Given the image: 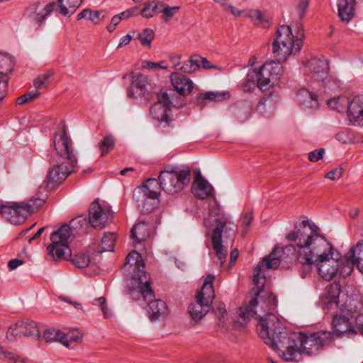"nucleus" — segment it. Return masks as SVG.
Instances as JSON below:
<instances>
[{
    "label": "nucleus",
    "instance_id": "9b49d317",
    "mask_svg": "<svg viewBox=\"0 0 363 363\" xmlns=\"http://www.w3.org/2000/svg\"><path fill=\"white\" fill-rule=\"evenodd\" d=\"M191 172L187 167H174L171 171L161 172L159 179L163 191L173 194L180 192L189 182Z\"/></svg>",
    "mask_w": 363,
    "mask_h": 363
},
{
    "label": "nucleus",
    "instance_id": "338daca9",
    "mask_svg": "<svg viewBox=\"0 0 363 363\" xmlns=\"http://www.w3.org/2000/svg\"><path fill=\"white\" fill-rule=\"evenodd\" d=\"M91 12V10H90V9H84L82 12H80L77 15L78 20H80L82 18L89 19V16H90Z\"/></svg>",
    "mask_w": 363,
    "mask_h": 363
},
{
    "label": "nucleus",
    "instance_id": "bf43d9fd",
    "mask_svg": "<svg viewBox=\"0 0 363 363\" xmlns=\"http://www.w3.org/2000/svg\"><path fill=\"white\" fill-rule=\"evenodd\" d=\"M195 71L201 68V62H202V56L199 55H193L190 57Z\"/></svg>",
    "mask_w": 363,
    "mask_h": 363
},
{
    "label": "nucleus",
    "instance_id": "4d7b16f0",
    "mask_svg": "<svg viewBox=\"0 0 363 363\" xmlns=\"http://www.w3.org/2000/svg\"><path fill=\"white\" fill-rule=\"evenodd\" d=\"M201 68L205 69H217L220 71L221 68L216 65L212 64L210 61H208L206 57H202V62H201Z\"/></svg>",
    "mask_w": 363,
    "mask_h": 363
},
{
    "label": "nucleus",
    "instance_id": "1a4fd4ad",
    "mask_svg": "<svg viewBox=\"0 0 363 363\" xmlns=\"http://www.w3.org/2000/svg\"><path fill=\"white\" fill-rule=\"evenodd\" d=\"M339 253H335L331 242L319 233V276L325 281L332 280L338 273Z\"/></svg>",
    "mask_w": 363,
    "mask_h": 363
},
{
    "label": "nucleus",
    "instance_id": "0e129e2a",
    "mask_svg": "<svg viewBox=\"0 0 363 363\" xmlns=\"http://www.w3.org/2000/svg\"><path fill=\"white\" fill-rule=\"evenodd\" d=\"M143 67H145L148 69H157L159 68L165 69L164 67H162L159 63L152 62H145V65H143Z\"/></svg>",
    "mask_w": 363,
    "mask_h": 363
},
{
    "label": "nucleus",
    "instance_id": "a18cd8bd",
    "mask_svg": "<svg viewBox=\"0 0 363 363\" xmlns=\"http://www.w3.org/2000/svg\"><path fill=\"white\" fill-rule=\"evenodd\" d=\"M40 95V92L38 91H31L26 93L23 96L17 99V104L19 105L32 101Z\"/></svg>",
    "mask_w": 363,
    "mask_h": 363
},
{
    "label": "nucleus",
    "instance_id": "20e7f679",
    "mask_svg": "<svg viewBox=\"0 0 363 363\" xmlns=\"http://www.w3.org/2000/svg\"><path fill=\"white\" fill-rule=\"evenodd\" d=\"M206 228L211 229V241L216 257L222 267L226 260L227 249L222 245V236L231 238L235 236L236 225L231 221L230 215L226 214L218 206L209 208L208 215L203 220Z\"/></svg>",
    "mask_w": 363,
    "mask_h": 363
},
{
    "label": "nucleus",
    "instance_id": "39448f33",
    "mask_svg": "<svg viewBox=\"0 0 363 363\" xmlns=\"http://www.w3.org/2000/svg\"><path fill=\"white\" fill-rule=\"evenodd\" d=\"M287 240L294 242L298 247L297 258L306 267H310L318 262V228L308 219L296 225L294 230L290 233Z\"/></svg>",
    "mask_w": 363,
    "mask_h": 363
},
{
    "label": "nucleus",
    "instance_id": "8fccbe9b",
    "mask_svg": "<svg viewBox=\"0 0 363 363\" xmlns=\"http://www.w3.org/2000/svg\"><path fill=\"white\" fill-rule=\"evenodd\" d=\"M333 335L330 332L319 331V346H324L331 342Z\"/></svg>",
    "mask_w": 363,
    "mask_h": 363
},
{
    "label": "nucleus",
    "instance_id": "2f4dec72",
    "mask_svg": "<svg viewBox=\"0 0 363 363\" xmlns=\"http://www.w3.org/2000/svg\"><path fill=\"white\" fill-rule=\"evenodd\" d=\"M350 102V101L347 96H340L328 101V105L330 108L338 112H345L347 111Z\"/></svg>",
    "mask_w": 363,
    "mask_h": 363
},
{
    "label": "nucleus",
    "instance_id": "cd10ccee",
    "mask_svg": "<svg viewBox=\"0 0 363 363\" xmlns=\"http://www.w3.org/2000/svg\"><path fill=\"white\" fill-rule=\"evenodd\" d=\"M82 0H57L60 13L64 16H71L80 6Z\"/></svg>",
    "mask_w": 363,
    "mask_h": 363
},
{
    "label": "nucleus",
    "instance_id": "4be33fe9",
    "mask_svg": "<svg viewBox=\"0 0 363 363\" xmlns=\"http://www.w3.org/2000/svg\"><path fill=\"white\" fill-rule=\"evenodd\" d=\"M356 0H337V11L342 21L348 23L354 16Z\"/></svg>",
    "mask_w": 363,
    "mask_h": 363
},
{
    "label": "nucleus",
    "instance_id": "f03ea898",
    "mask_svg": "<svg viewBox=\"0 0 363 363\" xmlns=\"http://www.w3.org/2000/svg\"><path fill=\"white\" fill-rule=\"evenodd\" d=\"M301 34L294 36L289 26L282 25L277 28L272 45V51L277 62H265L257 74V86L261 90H268L283 74L281 62L293 53L298 52L302 45Z\"/></svg>",
    "mask_w": 363,
    "mask_h": 363
},
{
    "label": "nucleus",
    "instance_id": "5fc2aeb1",
    "mask_svg": "<svg viewBox=\"0 0 363 363\" xmlns=\"http://www.w3.org/2000/svg\"><path fill=\"white\" fill-rule=\"evenodd\" d=\"M122 19L123 17L119 14L114 16L111 18L110 24L107 26L108 31L112 33Z\"/></svg>",
    "mask_w": 363,
    "mask_h": 363
},
{
    "label": "nucleus",
    "instance_id": "4c0bfd02",
    "mask_svg": "<svg viewBox=\"0 0 363 363\" xmlns=\"http://www.w3.org/2000/svg\"><path fill=\"white\" fill-rule=\"evenodd\" d=\"M257 86V74L256 70H250L243 84V91L250 93Z\"/></svg>",
    "mask_w": 363,
    "mask_h": 363
},
{
    "label": "nucleus",
    "instance_id": "f257e3e1",
    "mask_svg": "<svg viewBox=\"0 0 363 363\" xmlns=\"http://www.w3.org/2000/svg\"><path fill=\"white\" fill-rule=\"evenodd\" d=\"M296 249L293 245L285 247L276 246L272 252L254 269L253 289L255 297L249 305L240 308L239 315L244 320L250 317L259 319L257 330L264 343L275 351L286 362H298L303 354L311 355L318 350V334L307 335L303 333H292L287 336L286 327L270 311L277 307V297L268 293L266 299L260 294L265 284V275L263 268L277 269L281 261L290 255H294Z\"/></svg>",
    "mask_w": 363,
    "mask_h": 363
},
{
    "label": "nucleus",
    "instance_id": "09e8293b",
    "mask_svg": "<svg viewBox=\"0 0 363 363\" xmlns=\"http://www.w3.org/2000/svg\"><path fill=\"white\" fill-rule=\"evenodd\" d=\"M8 74L0 75V99H3L6 94L8 89Z\"/></svg>",
    "mask_w": 363,
    "mask_h": 363
},
{
    "label": "nucleus",
    "instance_id": "13d9d810",
    "mask_svg": "<svg viewBox=\"0 0 363 363\" xmlns=\"http://www.w3.org/2000/svg\"><path fill=\"white\" fill-rule=\"evenodd\" d=\"M191 60L189 58V60L185 61L179 69L185 73H192L195 72Z\"/></svg>",
    "mask_w": 363,
    "mask_h": 363
},
{
    "label": "nucleus",
    "instance_id": "4468645a",
    "mask_svg": "<svg viewBox=\"0 0 363 363\" xmlns=\"http://www.w3.org/2000/svg\"><path fill=\"white\" fill-rule=\"evenodd\" d=\"M99 201V199H96L89 209V223L95 229L104 228L112 221L113 217V213L109 208L102 206Z\"/></svg>",
    "mask_w": 363,
    "mask_h": 363
},
{
    "label": "nucleus",
    "instance_id": "9d476101",
    "mask_svg": "<svg viewBox=\"0 0 363 363\" xmlns=\"http://www.w3.org/2000/svg\"><path fill=\"white\" fill-rule=\"evenodd\" d=\"M214 279L213 274L207 275L201 291L196 295V303L191 304L189 308V313L195 322H198L208 312L210 306L215 298L213 287Z\"/></svg>",
    "mask_w": 363,
    "mask_h": 363
},
{
    "label": "nucleus",
    "instance_id": "3c124183",
    "mask_svg": "<svg viewBox=\"0 0 363 363\" xmlns=\"http://www.w3.org/2000/svg\"><path fill=\"white\" fill-rule=\"evenodd\" d=\"M94 304L99 305L101 306V309L104 313V315L106 318L110 317L111 315V313L110 310L107 308L106 299L104 297H100L97 299H96Z\"/></svg>",
    "mask_w": 363,
    "mask_h": 363
},
{
    "label": "nucleus",
    "instance_id": "dca6fc26",
    "mask_svg": "<svg viewBox=\"0 0 363 363\" xmlns=\"http://www.w3.org/2000/svg\"><path fill=\"white\" fill-rule=\"evenodd\" d=\"M0 214L10 223L17 224L21 218L31 214L30 206L25 203H7L0 206Z\"/></svg>",
    "mask_w": 363,
    "mask_h": 363
},
{
    "label": "nucleus",
    "instance_id": "a19ab883",
    "mask_svg": "<svg viewBox=\"0 0 363 363\" xmlns=\"http://www.w3.org/2000/svg\"><path fill=\"white\" fill-rule=\"evenodd\" d=\"M154 37V31L150 28H145L139 34L138 39L143 46L150 48Z\"/></svg>",
    "mask_w": 363,
    "mask_h": 363
},
{
    "label": "nucleus",
    "instance_id": "603ef678",
    "mask_svg": "<svg viewBox=\"0 0 363 363\" xmlns=\"http://www.w3.org/2000/svg\"><path fill=\"white\" fill-rule=\"evenodd\" d=\"M45 199L33 196L30 199V203L26 204L30 206V211L32 213L35 209L40 208L45 203Z\"/></svg>",
    "mask_w": 363,
    "mask_h": 363
},
{
    "label": "nucleus",
    "instance_id": "f3484780",
    "mask_svg": "<svg viewBox=\"0 0 363 363\" xmlns=\"http://www.w3.org/2000/svg\"><path fill=\"white\" fill-rule=\"evenodd\" d=\"M23 335L38 338L40 331L37 323L33 320H18L9 328L6 333V337L10 341H14Z\"/></svg>",
    "mask_w": 363,
    "mask_h": 363
},
{
    "label": "nucleus",
    "instance_id": "e2e57ef3",
    "mask_svg": "<svg viewBox=\"0 0 363 363\" xmlns=\"http://www.w3.org/2000/svg\"><path fill=\"white\" fill-rule=\"evenodd\" d=\"M23 262L18 259H11L8 263V267L10 269H15L20 265L23 264Z\"/></svg>",
    "mask_w": 363,
    "mask_h": 363
},
{
    "label": "nucleus",
    "instance_id": "aec40b11",
    "mask_svg": "<svg viewBox=\"0 0 363 363\" xmlns=\"http://www.w3.org/2000/svg\"><path fill=\"white\" fill-rule=\"evenodd\" d=\"M170 79L172 86L179 95L185 96L191 92L194 83L187 76L175 72L171 74Z\"/></svg>",
    "mask_w": 363,
    "mask_h": 363
},
{
    "label": "nucleus",
    "instance_id": "e433bc0d",
    "mask_svg": "<svg viewBox=\"0 0 363 363\" xmlns=\"http://www.w3.org/2000/svg\"><path fill=\"white\" fill-rule=\"evenodd\" d=\"M116 235L113 233H106L102 238L100 252L113 251Z\"/></svg>",
    "mask_w": 363,
    "mask_h": 363
},
{
    "label": "nucleus",
    "instance_id": "37998d69",
    "mask_svg": "<svg viewBox=\"0 0 363 363\" xmlns=\"http://www.w3.org/2000/svg\"><path fill=\"white\" fill-rule=\"evenodd\" d=\"M50 73H44L39 75L33 82V85L36 89H42L50 84Z\"/></svg>",
    "mask_w": 363,
    "mask_h": 363
},
{
    "label": "nucleus",
    "instance_id": "f704fd0d",
    "mask_svg": "<svg viewBox=\"0 0 363 363\" xmlns=\"http://www.w3.org/2000/svg\"><path fill=\"white\" fill-rule=\"evenodd\" d=\"M310 0H298L297 5L291 14L294 21H301L306 15Z\"/></svg>",
    "mask_w": 363,
    "mask_h": 363
},
{
    "label": "nucleus",
    "instance_id": "a878e982",
    "mask_svg": "<svg viewBox=\"0 0 363 363\" xmlns=\"http://www.w3.org/2000/svg\"><path fill=\"white\" fill-rule=\"evenodd\" d=\"M340 294V285L333 282L328 286L326 298V309L328 311L337 309L339 296Z\"/></svg>",
    "mask_w": 363,
    "mask_h": 363
},
{
    "label": "nucleus",
    "instance_id": "7ed1b4c3",
    "mask_svg": "<svg viewBox=\"0 0 363 363\" xmlns=\"http://www.w3.org/2000/svg\"><path fill=\"white\" fill-rule=\"evenodd\" d=\"M53 145L58 155L67 159V162H62L54 164L46 177V188L51 189L60 184L74 170L77 164V158L71 139L67 136L65 125L62 133H56Z\"/></svg>",
    "mask_w": 363,
    "mask_h": 363
},
{
    "label": "nucleus",
    "instance_id": "c85d7f7f",
    "mask_svg": "<svg viewBox=\"0 0 363 363\" xmlns=\"http://www.w3.org/2000/svg\"><path fill=\"white\" fill-rule=\"evenodd\" d=\"M228 93L225 91H208L199 95L197 100L199 103L204 104L205 101L209 100L213 102L223 101L227 99Z\"/></svg>",
    "mask_w": 363,
    "mask_h": 363
},
{
    "label": "nucleus",
    "instance_id": "680f3d73",
    "mask_svg": "<svg viewBox=\"0 0 363 363\" xmlns=\"http://www.w3.org/2000/svg\"><path fill=\"white\" fill-rule=\"evenodd\" d=\"M137 11H138V7L135 6L134 8H132L130 9H128L125 11L121 13L119 15H121L123 17V19L128 18L130 17L135 16Z\"/></svg>",
    "mask_w": 363,
    "mask_h": 363
},
{
    "label": "nucleus",
    "instance_id": "de8ad7c7",
    "mask_svg": "<svg viewBox=\"0 0 363 363\" xmlns=\"http://www.w3.org/2000/svg\"><path fill=\"white\" fill-rule=\"evenodd\" d=\"M305 73L307 74H311L312 77H315L318 72L316 71V60L314 59L310 60L304 63Z\"/></svg>",
    "mask_w": 363,
    "mask_h": 363
},
{
    "label": "nucleus",
    "instance_id": "864d4df0",
    "mask_svg": "<svg viewBox=\"0 0 363 363\" xmlns=\"http://www.w3.org/2000/svg\"><path fill=\"white\" fill-rule=\"evenodd\" d=\"M82 337V334L79 331H74L66 334V339L67 340L68 347H70V343L72 342H79Z\"/></svg>",
    "mask_w": 363,
    "mask_h": 363
},
{
    "label": "nucleus",
    "instance_id": "6e6552de",
    "mask_svg": "<svg viewBox=\"0 0 363 363\" xmlns=\"http://www.w3.org/2000/svg\"><path fill=\"white\" fill-rule=\"evenodd\" d=\"M335 310L332 325L337 335L357 334L358 330L356 328V318L359 313H362V304L352 300Z\"/></svg>",
    "mask_w": 363,
    "mask_h": 363
},
{
    "label": "nucleus",
    "instance_id": "c9c22d12",
    "mask_svg": "<svg viewBox=\"0 0 363 363\" xmlns=\"http://www.w3.org/2000/svg\"><path fill=\"white\" fill-rule=\"evenodd\" d=\"M116 140L111 135H106L98 143V148L100 150L101 157L112 151L115 147Z\"/></svg>",
    "mask_w": 363,
    "mask_h": 363
},
{
    "label": "nucleus",
    "instance_id": "774afa93",
    "mask_svg": "<svg viewBox=\"0 0 363 363\" xmlns=\"http://www.w3.org/2000/svg\"><path fill=\"white\" fill-rule=\"evenodd\" d=\"M239 255L238 250L237 249H234L231 251L230 255V265L234 264V262L237 260Z\"/></svg>",
    "mask_w": 363,
    "mask_h": 363
},
{
    "label": "nucleus",
    "instance_id": "5701e85b",
    "mask_svg": "<svg viewBox=\"0 0 363 363\" xmlns=\"http://www.w3.org/2000/svg\"><path fill=\"white\" fill-rule=\"evenodd\" d=\"M152 226L147 222L139 221L131 230L130 237L135 242L140 243L150 237Z\"/></svg>",
    "mask_w": 363,
    "mask_h": 363
},
{
    "label": "nucleus",
    "instance_id": "052dcab7",
    "mask_svg": "<svg viewBox=\"0 0 363 363\" xmlns=\"http://www.w3.org/2000/svg\"><path fill=\"white\" fill-rule=\"evenodd\" d=\"M356 328L362 335H363V311L362 313H359L356 318Z\"/></svg>",
    "mask_w": 363,
    "mask_h": 363
},
{
    "label": "nucleus",
    "instance_id": "79ce46f5",
    "mask_svg": "<svg viewBox=\"0 0 363 363\" xmlns=\"http://www.w3.org/2000/svg\"><path fill=\"white\" fill-rule=\"evenodd\" d=\"M179 6H168L162 3V6L159 9V13H162V19L169 21L179 10Z\"/></svg>",
    "mask_w": 363,
    "mask_h": 363
},
{
    "label": "nucleus",
    "instance_id": "49530a36",
    "mask_svg": "<svg viewBox=\"0 0 363 363\" xmlns=\"http://www.w3.org/2000/svg\"><path fill=\"white\" fill-rule=\"evenodd\" d=\"M106 12L105 11H91L89 20L94 24H99L105 20Z\"/></svg>",
    "mask_w": 363,
    "mask_h": 363
},
{
    "label": "nucleus",
    "instance_id": "2eb2a0df",
    "mask_svg": "<svg viewBox=\"0 0 363 363\" xmlns=\"http://www.w3.org/2000/svg\"><path fill=\"white\" fill-rule=\"evenodd\" d=\"M157 101L150 108V113L152 117L160 122H168L171 106H176L173 99L166 91H161L157 94Z\"/></svg>",
    "mask_w": 363,
    "mask_h": 363
},
{
    "label": "nucleus",
    "instance_id": "393cba45",
    "mask_svg": "<svg viewBox=\"0 0 363 363\" xmlns=\"http://www.w3.org/2000/svg\"><path fill=\"white\" fill-rule=\"evenodd\" d=\"M248 16L255 26L267 28L271 26L273 19L272 16L266 12L258 9L249 11Z\"/></svg>",
    "mask_w": 363,
    "mask_h": 363
},
{
    "label": "nucleus",
    "instance_id": "69168bd1",
    "mask_svg": "<svg viewBox=\"0 0 363 363\" xmlns=\"http://www.w3.org/2000/svg\"><path fill=\"white\" fill-rule=\"evenodd\" d=\"M131 39H132V37L130 35H126L123 36L120 39V42L118 45V48L128 45L130 42Z\"/></svg>",
    "mask_w": 363,
    "mask_h": 363
},
{
    "label": "nucleus",
    "instance_id": "ddd939ff",
    "mask_svg": "<svg viewBox=\"0 0 363 363\" xmlns=\"http://www.w3.org/2000/svg\"><path fill=\"white\" fill-rule=\"evenodd\" d=\"M160 180L149 179L133 194L137 197L138 207L142 213H145L153 208L152 204L147 202V199H157L160 194Z\"/></svg>",
    "mask_w": 363,
    "mask_h": 363
},
{
    "label": "nucleus",
    "instance_id": "c756f323",
    "mask_svg": "<svg viewBox=\"0 0 363 363\" xmlns=\"http://www.w3.org/2000/svg\"><path fill=\"white\" fill-rule=\"evenodd\" d=\"M55 5V3H50L44 7L38 6L31 15L32 19L40 25L52 12Z\"/></svg>",
    "mask_w": 363,
    "mask_h": 363
},
{
    "label": "nucleus",
    "instance_id": "412c9836",
    "mask_svg": "<svg viewBox=\"0 0 363 363\" xmlns=\"http://www.w3.org/2000/svg\"><path fill=\"white\" fill-rule=\"evenodd\" d=\"M147 297L146 299L143 296L145 301H148L147 312L151 321L154 322L160 318L164 317L168 313V308L164 301L160 299L152 301L154 297Z\"/></svg>",
    "mask_w": 363,
    "mask_h": 363
},
{
    "label": "nucleus",
    "instance_id": "bb28decb",
    "mask_svg": "<svg viewBox=\"0 0 363 363\" xmlns=\"http://www.w3.org/2000/svg\"><path fill=\"white\" fill-rule=\"evenodd\" d=\"M296 98L299 104L306 108H311L318 106L317 94L306 89H300L297 93Z\"/></svg>",
    "mask_w": 363,
    "mask_h": 363
},
{
    "label": "nucleus",
    "instance_id": "ea45409f",
    "mask_svg": "<svg viewBox=\"0 0 363 363\" xmlns=\"http://www.w3.org/2000/svg\"><path fill=\"white\" fill-rule=\"evenodd\" d=\"M72 262L74 266L78 268H84L88 267L90 259L87 254L84 252H80L76 254L72 259Z\"/></svg>",
    "mask_w": 363,
    "mask_h": 363
},
{
    "label": "nucleus",
    "instance_id": "72a5a7b5",
    "mask_svg": "<svg viewBox=\"0 0 363 363\" xmlns=\"http://www.w3.org/2000/svg\"><path fill=\"white\" fill-rule=\"evenodd\" d=\"M13 57L0 52V75L8 74L13 70Z\"/></svg>",
    "mask_w": 363,
    "mask_h": 363
},
{
    "label": "nucleus",
    "instance_id": "c03bdc74",
    "mask_svg": "<svg viewBox=\"0 0 363 363\" xmlns=\"http://www.w3.org/2000/svg\"><path fill=\"white\" fill-rule=\"evenodd\" d=\"M319 68L321 67V75L319 74V81L321 80L325 83V80L327 79L328 73L329 71L328 60L325 57H319Z\"/></svg>",
    "mask_w": 363,
    "mask_h": 363
},
{
    "label": "nucleus",
    "instance_id": "423d86ee",
    "mask_svg": "<svg viewBox=\"0 0 363 363\" xmlns=\"http://www.w3.org/2000/svg\"><path fill=\"white\" fill-rule=\"evenodd\" d=\"M89 223L82 215L73 218L69 224L62 225L50 235L51 244L48 247V252L54 259H68L72 256L69 242L76 235L87 233Z\"/></svg>",
    "mask_w": 363,
    "mask_h": 363
},
{
    "label": "nucleus",
    "instance_id": "6e6d98bb",
    "mask_svg": "<svg viewBox=\"0 0 363 363\" xmlns=\"http://www.w3.org/2000/svg\"><path fill=\"white\" fill-rule=\"evenodd\" d=\"M342 168H335L328 172L325 175V178L329 179L330 180H335L337 179H340L342 177Z\"/></svg>",
    "mask_w": 363,
    "mask_h": 363
},
{
    "label": "nucleus",
    "instance_id": "473e14b6",
    "mask_svg": "<svg viewBox=\"0 0 363 363\" xmlns=\"http://www.w3.org/2000/svg\"><path fill=\"white\" fill-rule=\"evenodd\" d=\"M162 6V2L160 1H147L144 3L143 8L140 13L144 18H152L156 13H159V9Z\"/></svg>",
    "mask_w": 363,
    "mask_h": 363
},
{
    "label": "nucleus",
    "instance_id": "7c9ffc66",
    "mask_svg": "<svg viewBox=\"0 0 363 363\" xmlns=\"http://www.w3.org/2000/svg\"><path fill=\"white\" fill-rule=\"evenodd\" d=\"M43 337L48 342L58 341L63 345H65L66 347H68L67 340L66 339V334L63 333L59 330L53 328L48 329L45 332Z\"/></svg>",
    "mask_w": 363,
    "mask_h": 363
},
{
    "label": "nucleus",
    "instance_id": "a211bd4d",
    "mask_svg": "<svg viewBox=\"0 0 363 363\" xmlns=\"http://www.w3.org/2000/svg\"><path fill=\"white\" fill-rule=\"evenodd\" d=\"M147 77L143 74H138L133 77L130 87L128 91V96L130 98H144L149 101L151 94L148 91Z\"/></svg>",
    "mask_w": 363,
    "mask_h": 363
},
{
    "label": "nucleus",
    "instance_id": "0eeeda50",
    "mask_svg": "<svg viewBox=\"0 0 363 363\" xmlns=\"http://www.w3.org/2000/svg\"><path fill=\"white\" fill-rule=\"evenodd\" d=\"M123 270L133 272L128 284V294L133 298L138 299L141 296L146 299L153 296L150 279L145 271V263L140 254L135 250L130 252L125 258Z\"/></svg>",
    "mask_w": 363,
    "mask_h": 363
},
{
    "label": "nucleus",
    "instance_id": "6ab92c4d",
    "mask_svg": "<svg viewBox=\"0 0 363 363\" xmlns=\"http://www.w3.org/2000/svg\"><path fill=\"white\" fill-rule=\"evenodd\" d=\"M191 191L195 196L201 199H205L214 196L213 186L200 173L197 174L192 184Z\"/></svg>",
    "mask_w": 363,
    "mask_h": 363
},
{
    "label": "nucleus",
    "instance_id": "58836bf2",
    "mask_svg": "<svg viewBox=\"0 0 363 363\" xmlns=\"http://www.w3.org/2000/svg\"><path fill=\"white\" fill-rule=\"evenodd\" d=\"M213 311L217 318V325L219 327H223L225 319L227 318V312L225 304L223 303H218L216 308H213Z\"/></svg>",
    "mask_w": 363,
    "mask_h": 363
},
{
    "label": "nucleus",
    "instance_id": "b1692460",
    "mask_svg": "<svg viewBox=\"0 0 363 363\" xmlns=\"http://www.w3.org/2000/svg\"><path fill=\"white\" fill-rule=\"evenodd\" d=\"M347 113L350 121H361L363 118V97H354L350 102Z\"/></svg>",
    "mask_w": 363,
    "mask_h": 363
},
{
    "label": "nucleus",
    "instance_id": "f8f14e48",
    "mask_svg": "<svg viewBox=\"0 0 363 363\" xmlns=\"http://www.w3.org/2000/svg\"><path fill=\"white\" fill-rule=\"evenodd\" d=\"M354 265L363 274V240H359L352 246L345 255L344 259L339 257L338 272L340 275L342 277H349L353 272Z\"/></svg>",
    "mask_w": 363,
    "mask_h": 363
}]
</instances>
